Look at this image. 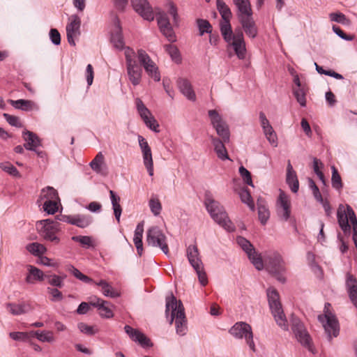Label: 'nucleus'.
Masks as SVG:
<instances>
[{
	"label": "nucleus",
	"instance_id": "63",
	"mask_svg": "<svg viewBox=\"0 0 357 357\" xmlns=\"http://www.w3.org/2000/svg\"><path fill=\"white\" fill-rule=\"evenodd\" d=\"M164 36L171 43L175 42L176 38L172 26H169L160 30Z\"/></svg>",
	"mask_w": 357,
	"mask_h": 357
},
{
	"label": "nucleus",
	"instance_id": "57",
	"mask_svg": "<svg viewBox=\"0 0 357 357\" xmlns=\"http://www.w3.org/2000/svg\"><path fill=\"white\" fill-rule=\"evenodd\" d=\"M72 240L79 243L83 247L89 248L93 246L92 239L88 236H74Z\"/></svg>",
	"mask_w": 357,
	"mask_h": 357
},
{
	"label": "nucleus",
	"instance_id": "51",
	"mask_svg": "<svg viewBox=\"0 0 357 357\" xmlns=\"http://www.w3.org/2000/svg\"><path fill=\"white\" fill-rule=\"evenodd\" d=\"M197 25L198 26L200 36H203L205 33H211L212 26L208 20L204 19H197Z\"/></svg>",
	"mask_w": 357,
	"mask_h": 357
},
{
	"label": "nucleus",
	"instance_id": "38",
	"mask_svg": "<svg viewBox=\"0 0 357 357\" xmlns=\"http://www.w3.org/2000/svg\"><path fill=\"white\" fill-rule=\"evenodd\" d=\"M109 195L115 218L119 222L122 212V208L119 204L120 197L112 190H109Z\"/></svg>",
	"mask_w": 357,
	"mask_h": 357
},
{
	"label": "nucleus",
	"instance_id": "48",
	"mask_svg": "<svg viewBox=\"0 0 357 357\" xmlns=\"http://www.w3.org/2000/svg\"><path fill=\"white\" fill-rule=\"evenodd\" d=\"M59 205H61L60 199L53 201H45L43 208L47 214L53 215L58 211Z\"/></svg>",
	"mask_w": 357,
	"mask_h": 357
},
{
	"label": "nucleus",
	"instance_id": "11",
	"mask_svg": "<svg viewBox=\"0 0 357 357\" xmlns=\"http://www.w3.org/2000/svg\"><path fill=\"white\" fill-rule=\"evenodd\" d=\"M137 56L146 74L155 82H159L161 79L159 68L149 55L144 50L140 49L137 51Z\"/></svg>",
	"mask_w": 357,
	"mask_h": 357
},
{
	"label": "nucleus",
	"instance_id": "54",
	"mask_svg": "<svg viewBox=\"0 0 357 357\" xmlns=\"http://www.w3.org/2000/svg\"><path fill=\"white\" fill-rule=\"evenodd\" d=\"M293 93L301 107L306 106L305 91L303 88L294 89Z\"/></svg>",
	"mask_w": 357,
	"mask_h": 357
},
{
	"label": "nucleus",
	"instance_id": "41",
	"mask_svg": "<svg viewBox=\"0 0 357 357\" xmlns=\"http://www.w3.org/2000/svg\"><path fill=\"white\" fill-rule=\"evenodd\" d=\"M234 4L236 6L238 13L237 16L245 15L252 12L250 2L249 0H232Z\"/></svg>",
	"mask_w": 357,
	"mask_h": 357
},
{
	"label": "nucleus",
	"instance_id": "3",
	"mask_svg": "<svg viewBox=\"0 0 357 357\" xmlns=\"http://www.w3.org/2000/svg\"><path fill=\"white\" fill-rule=\"evenodd\" d=\"M266 294L269 307L276 324L282 330L288 331V321L280 301L278 292L274 288L270 287L266 290Z\"/></svg>",
	"mask_w": 357,
	"mask_h": 357
},
{
	"label": "nucleus",
	"instance_id": "21",
	"mask_svg": "<svg viewBox=\"0 0 357 357\" xmlns=\"http://www.w3.org/2000/svg\"><path fill=\"white\" fill-rule=\"evenodd\" d=\"M57 220H59V221H62L73 225H75L80 228H85L88 227L91 222V218L89 216L82 214H77L75 215L61 214L57 215Z\"/></svg>",
	"mask_w": 357,
	"mask_h": 357
},
{
	"label": "nucleus",
	"instance_id": "8",
	"mask_svg": "<svg viewBox=\"0 0 357 357\" xmlns=\"http://www.w3.org/2000/svg\"><path fill=\"white\" fill-rule=\"evenodd\" d=\"M146 241L149 245L160 248L163 253L169 257L167 237L158 227L153 226L148 229Z\"/></svg>",
	"mask_w": 357,
	"mask_h": 357
},
{
	"label": "nucleus",
	"instance_id": "7",
	"mask_svg": "<svg viewBox=\"0 0 357 357\" xmlns=\"http://www.w3.org/2000/svg\"><path fill=\"white\" fill-rule=\"evenodd\" d=\"M330 306L331 304L328 303L325 304L324 314L319 315L318 320L322 323L328 340H331L333 337H336L339 335L340 326L336 317L328 308Z\"/></svg>",
	"mask_w": 357,
	"mask_h": 357
},
{
	"label": "nucleus",
	"instance_id": "33",
	"mask_svg": "<svg viewBox=\"0 0 357 357\" xmlns=\"http://www.w3.org/2000/svg\"><path fill=\"white\" fill-rule=\"evenodd\" d=\"M105 158L102 152H99L95 158L90 162L89 165L91 169L98 174H105Z\"/></svg>",
	"mask_w": 357,
	"mask_h": 357
},
{
	"label": "nucleus",
	"instance_id": "10",
	"mask_svg": "<svg viewBox=\"0 0 357 357\" xmlns=\"http://www.w3.org/2000/svg\"><path fill=\"white\" fill-rule=\"evenodd\" d=\"M211 124L215 130L218 137L223 139L224 141H229L230 131L227 122L222 116L215 110L211 109L208 112Z\"/></svg>",
	"mask_w": 357,
	"mask_h": 357
},
{
	"label": "nucleus",
	"instance_id": "59",
	"mask_svg": "<svg viewBox=\"0 0 357 357\" xmlns=\"http://www.w3.org/2000/svg\"><path fill=\"white\" fill-rule=\"evenodd\" d=\"M330 20L333 22L340 23L342 24H348L349 21L342 13H331L329 15Z\"/></svg>",
	"mask_w": 357,
	"mask_h": 357
},
{
	"label": "nucleus",
	"instance_id": "6",
	"mask_svg": "<svg viewBox=\"0 0 357 357\" xmlns=\"http://www.w3.org/2000/svg\"><path fill=\"white\" fill-rule=\"evenodd\" d=\"M124 54L128 79L133 86H137L142 80V69L137 63L136 53L132 48L126 47Z\"/></svg>",
	"mask_w": 357,
	"mask_h": 357
},
{
	"label": "nucleus",
	"instance_id": "20",
	"mask_svg": "<svg viewBox=\"0 0 357 357\" xmlns=\"http://www.w3.org/2000/svg\"><path fill=\"white\" fill-rule=\"evenodd\" d=\"M125 332L130 338L138 343L142 347L146 349L153 347L151 340L138 329L132 328L130 326L126 325L124 327Z\"/></svg>",
	"mask_w": 357,
	"mask_h": 357
},
{
	"label": "nucleus",
	"instance_id": "16",
	"mask_svg": "<svg viewBox=\"0 0 357 357\" xmlns=\"http://www.w3.org/2000/svg\"><path fill=\"white\" fill-rule=\"evenodd\" d=\"M227 43L228 47H232L235 54L239 59L243 60L245 58L247 50L243 33L241 30H236L234 38L232 40H230V43Z\"/></svg>",
	"mask_w": 357,
	"mask_h": 357
},
{
	"label": "nucleus",
	"instance_id": "35",
	"mask_svg": "<svg viewBox=\"0 0 357 357\" xmlns=\"http://www.w3.org/2000/svg\"><path fill=\"white\" fill-rule=\"evenodd\" d=\"M221 34L226 43H230V40L234 38L235 33H233L230 20H222L220 24Z\"/></svg>",
	"mask_w": 357,
	"mask_h": 357
},
{
	"label": "nucleus",
	"instance_id": "44",
	"mask_svg": "<svg viewBox=\"0 0 357 357\" xmlns=\"http://www.w3.org/2000/svg\"><path fill=\"white\" fill-rule=\"evenodd\" d=\"M66 270L70 273L71 274H73L76 278H77L78 280H81L84 283L89 284L93 282V280L91 278L84 275L77 268H76L71 264L66 265Z\"/></svg>",
	"mask_w": 357,
	"mask_h": 357
},
{
	"label": "nucleus",
	"instance_id": "1",
	"mask_svg": "<svg viewBox=\"0 0 357 357\" xmlns=\"http://www.w3.org/2000/svg\"><path fill=\"white\" fill-rule=\"evenodd\" d=\"M165 315L169 318V324L175 322L176 332L178 335L183 336L187 333V319L185 314L184 307L181 301L171 294L166 298Z\"/></svg>",
	"mask_w": 357,
	"mask_h": 357
},
{
	"label": "nucleus",
	"instance_id": "40",
	"mask_svg": "<svg viewBox=\"0 0 357 357\" xmlns=\"http://www.w3.org/2000/svg\"><path fill=\"white\" fill-rule=\"evenodd\" d=\"M216 6L218 12L220 13L222 20H230L232 16L231 11L229 7L225 3L223 0H217Z\"/></svg>",
	"mask_w": 357,
	"mask_h": 357
},
{
	"label": "nucleus",
	"instance_id": "22",
	"mask_svg": "<svg viewBox=\"0 0 357 357\" xmlns=\"http://www.w3.org/2000/svg\"><path fill=\"white\" fill-rule=\"evenodd\" d=\"M208 138L213 145V150L217 157L221 160H230L225 144L229 141H224L223 139L213 135H209Z\"/></svg>",
	"mask_w": 357,
	"mask_h": 357
},
{
	"label": "nucleus",
	"instance_id": "18",
	"mask_svg": "<svg viewBox=\"0 0 357 357\" xmlns=\"http://www.w3.org/2000/svg\"><path fill=\"white\" fill-rule=\"evenodd\" d=\"M133 9L144 20L153 21L154 13L147 0H131Z\"/></svg>",
	"mask_w": 357,
	"mask_h": 357
},
{
	"label": "nucleus",
	"instance_id": "43",
	"mask_svg": "<svg viewBox=\"0 0 357 357\" xmlns=\"http://www.w3.org/2000/svg\"><path fill=\"white\" fill-rule=\"evenodd\" d=\"M135 105L137 112L139 114L142 119L143 120V121L147 120L149 117L153 116L150 110L145 106V105L140 98H137L135 99Z\"/></svg>",
	"mask_w": 357,
	"mask_h": 357
},
{
	"label": "nucleus",
	"instance_id": "32",
	"mask_svg": "<svg viewBox=\"0 0 357 357\" xmlns=\"http://www.w3.org/2000/svg\"><path fill=\"white\" fill-rule=\"evenodd\" d=\"M144 233V223L139 222L135 230L133 242L136 247L137 252L139 255H142L143 252L142 236Z\"/></svg>",
	"mask_w": 357,
	"mask_h": 357
},
{
	"label": "nucleus",
	"instance_id": "12",
	"mask_svg": "<svg viewBox=\"0 0 357 357\" xmlns=\"http://www.w3.org/2000/svg\"><path fill=\"white\" fill-rule=\"evenodd\" d=\"M238 245L242 250L247 254L249 259L255 267L260 271L264 268L263 261L259 255H258L251 243L243 236H238L236 238Z\"/></svg>",
	"mask_w": 357,
	"mask_h": 357
},
{
	"label": "nucleus",
	"instance_id": "15",
	"mask_svg": "<svg viewBox=\"0 0 357 357\" xmlns=\"http://www.w3.org/2000/svg\"><path fill=\"white\" fill-rule=\"evenodd\" d=\"M69 23L66 26V35L68 43L75 46V39L80 35L81 19L77 15H73L69 18Z\"/></svg>",
	"mask_w": 357,
	"mask_h": 357
},
{
	"label": "nucleus",
	"instance_id": "2",
	"mask_svg": "<svg viewBox=\"0 0 357 357\" xmlns=\"http://www.w3.org/2000/svg\"><path fill=\"white\" fill-rule=\"evenodd\" d=\"M204 204L211 218L226 231L231 232L235 230V226L230 220L224 207L214 200L211 196L206 195Z\"/></svg>",
	"mask_w": 357,
	"mask_h": 357
},
{
	"label": "nucleus",
	"instance_id": "5",
	"mask_svg": "<svg viewBox=\"0 0 357 357\" xmlns=\"http://www.w3.org/2000/svg\"><path fill=\"white\" fill-rule=\"evenodd\" d=\"M337 218L338 225L344 234H348L351 231L349 220L353 227V236H357V218L353 208L349 205L344 206L342 204L339 205Z\"/></svg>",
	"mask_w": 357,
	"mask_h": 357
},
{
	"label": "nucleus",
	"instance_id": "4",
	"mask_svg": "<svg viewBox=\"0 0 357 357\" xmlns=\"http://www.w3.org/2000/svg\"><path fill=\"white\" fill-rule=\"evenodd\" d=\"M57 217L55 220L45 219L36 222V229L40 236L45 241L59 244L60 238L58 234L61 227Z\"/></svg>",
	"mask_w": 357,
	"mask_h": 357
},
{
	"label": "nucleus",
	"instance_id": "27",
	"mask_svg": "<svg viewBox=\"0 0 357 357\" xmlns=\"http://www.w3.org/2000/svg\"><path fill=\"white\" fill-rule=\"evenodd\" d=\"M23 137L26 142L24 144V147L26 150L36 151V148L41 146L40 139L33 132L29 130L24 131Z\"/></svg>",
	"mask_w": 357,
	"mask_h": 357
},
{
	"label": "nucleus",
	"instance_id": "19",
	"mask_svg": "<svg viewBox=\"0 0 357 357\" xmlns=\"http://www.w3.org/2000/svg\"><path fill=\"white\" fill-rule=\"evenodd\" d=\"M111 43L113 44L114 48L118 50H121L126 47H124V40L122 36V29L120 24V20L117 16L113 19V28L111 31Z\"/></svg>",
	"mask_w": 357,
	"mask_h": 357
},
{
	"label": "nucleus",
	"instance_id": "14",
	"mask_svg": "<svg viewBox=\"0 0 357 357\" xmlns=\"http://www.w3.org/2000/svg\"><path fill=\"white\" fill-rule=\"evenodd\" d=\"M138 142L142 153L144 165L146 167L149 176L153 175V162L151 149L146 139L142 135H138Z\"/></svg>",
	"mask_w": 357,
	"mask_h": 357
},
{
	"label": "nucleus",
	"instance_id": "52",
	"mask_svg": "<svg viewBox=\"0 0 357 357\" xmlns=\"http://www.w3.org/2000/svg\"><path fill=\"white\" fill-rule=\"evenodd\" d=\"M164 47L173 61L177 63L181 62V55L178 48L176 46L169 44L165 45Z\"/></svg>",
	"mask_w": 357,
	"mask_h": 357
},
{
	"label": "nucleus",
	"instance_id": "60",
	"mask_svg": "<svg viewBox=\"0 0 357 357\" xmlns=\"http://www.w3.org/2000/svg\"><path fill=\"white\" fill-rule=\"evenodd\" d=\"M198 277L199 281L202 286L206 285L208 283V279L206 276V273L204 269V264L202 266H199V268L197 267L193 268Z\"/></svg>",
	"mask_w": 357,
	"mask_h": 357
},
{
	"label": "nucleus",
	"instance_id": "9",
	"mask_svg": "<svg viewBox=\"0 0 357 357\" xmlns=\"http://www.w3.org/2000/svg\"><path fill=\"white\" fill-rule=\"evenodd\" d=\"M291 330L296 339L312 352V339L301 321L294 315L291 317Z\"/></svg>",
	"mask_w": 357,
	"mask_h": 357
},
{
	"label": "nucleus",
	"instance_id": "50",
	"mask_svg": "<svg viewBox=\"0 0 357 357\" xmlns=\"http://www.w3.org/2000/svg\"><path fill=\"white\" fill-rule=\"evenodd\" d=\"M46 278H47L48 284L53 287L61 288L64 285L66 275L61 276L57 275H50L46 276Z\"/></svg>",
	"mask_w": 357,
	"mask_h": 357
},
{
	"label": "nucleus",
	"instance_id": "36",
	"mask_svg": "<svg viewBox=\"0 0 357 357\" xmlns=\"http://www.w3.org/2000/svg\"><path fill=\"white\" fill-rule=\"evenodd\" d=\"M28 270L29 274L26 278V282L27 283H33V280L43 281L44 278H46V275L42 271L33 266L29 265Z\"/></svg>",
	"mask_w": 357,
	"mask_h": 357
},
{
	"label": "nucleus",
	"instance_id": "37",
	"mask_svg": "<svg viewBox=\"0 0 357 357\" xmlns=\"http://www.w3.org/2000/svg\"><path fill=\"white\" fill-rule=\"evenodd\" d=\"M59 199V197L57 191L53 187L50 186L43 188L39 196V200H44V202L53 201Z\"/></svg>",
	"mask_w": 357,
	"mask_h": 357
},
{
	"label": "nucleus",
	"instance_id": "55",
	"mask_svg": "<svg viewBox=\"0 0 357 357\" xmlns=\"http://www.w3.org/2000/svg\"><path fill=\"white\" fill-rule=\"evenodd\" d=\"M238 172L243 182L250 186L254 187L250 172L243 166L239 167Z\"/></svg>",
	"mask_w": 357,
	"mask_h": 357
},
{
	"label": "nucleus",
	"instance_id": "39",
	"mask_svg": "<svg viewBox=\"0 0 357 357\" xmlns=\"http://www.w3.org/2000/svg\"><path fill=\"white\" fill-rule=\"evenodd\" d=\"M7 308L13 315H20L26 313L29 307L24 303L16 304V303H8Z\"/></svg>",
	"mask_w": 357,
	"mask_h": 357
},
{
	"label": "nucleus",
	"instance_id": "28",
	"mask_svg": "<svg viewBox=\"0 0 357 357\" xmlns=\"http://www.w3.org/2000/svg\"><path fill=\"white\" fill-rule=\"evenodd\" d=\"M186 256L193 268L196 267L199 268V266L203 265L198 248L196 245H190L187 248Z\"/></svg>",
	"mask_w": 357,
	"mask_h": 357
},
{
	"label": "nucleus",
	"instance_id": "23",
	"mask_svg": "<svg viewBox=\"0 0 357 357\" xmlns=\"http://www.w3.org/2000/svg\"><path fill=\"white\" fill-rule=\"evenodd\" d=\"M91 306L96 307L99 310L101 317L110 319L114 317V313L110 308L111 303L100 298L95 297L90 301Z\"/></svg>",
	"mask_w": 357,
	"mask_h": 357
},
{
	"label": "nucleus",
	"instance_id": "56",
	"mask_svg": "<svg viewBox=\"0 0 357 357\" xmlns=\"http://www.w3.org/2000/svg\"><path fill=\"white\" fill-rule=\"evenodd\" d=\"M0 167L4 172L13 176H20V173L17 168L8 162L0 163Z\"/></svg>",
	"mask_w": 357,
	"mask_h": 357
},
{
	"label": "nucleus",
	"instance_id": "30",
	"mask_svg": "<svg viewBox=\"0 0 357 357\" xmlns=\"http://www.w3.org/2000/svg\"><path fill=\"white\" fill-rule=\"evenodd\" d=\"M178 86L181 93L191 101L196 100V95L190 81L181 78L178 80Z\"/></svg>",
	"mask_w": 357,
	"mask_h": 357
},
{
	"label": "nucleus",
	"instance_id": "42",
	"mask_svg": "<svg viewBox=\"0 0 357 357\" xmlns=\"http://www.w3.org/2000/svg\"><path fill=\"white\" fill-rule=\"evenodd\" d=\"M33 335L42 342L53 343L55 341L54 333L51 331H36Z\"/></svg>",
	"mask_w": 357,
	"mask_h": 357
},
{
	"label": "nucleus",
	"instance_id": "34",
	"mask_svg": "<svg viewBox=\"0 0 357 357\" xmlns=\"http://www.w3.org/2000/svg\"><path fill=\"white\" fill-rule=\"evenodd\" d=\"M96 284L101 287V291L106 297L117 298L120 296V294L114 290L110 284L104 280H100L96 282Z\"/></svg>",
	"mask_w": 357,
	"mask_h": 357
},
{
	"label": "nucleus",
	"instance_id": "49",
	"mask_svg": "<svg viewBox=\"0 0 357 357\" xmlns=\"http://www.w3.org/2000/svg\"><path fill=\"white\" fill-rule=\"evenodd\" d=\"M331 185L337 190H340L343 187L341 176L334 166L332 167Z\"/></svg>",
	"mask_w": 357,
	"mask_h": 357
},
{
	"label": "nucleus",
	"instance_id": "31",
	"mask_svg": "<svg viewBox=\"0 0 357 357\" xmlns=\"http://www.w3.org/2000/svg\"><path fill=\"white\" fill-rule=\"evenodd\" d=\"M9 102L15 109L22 111L30 112L39 109L38 105L32 100L19 99L17 100H10Z\"/></svg>",
	"mask_w": 357,
	"mask_h": 357
},
{
	"label": "nucleus",
	"instance_id": "58",
	"mask_svg": "<svg viewBox=\"0 0 357 357\" xmlns=\"http://www.w3.org/2000/svg\"><path fill=\"white\" fill-rule=\"evenodd\" d=\"M47 293L50 295V301L52 302H58L63 300V296L61 293L57 288L53 287H47Z\"/></svg>",
	"mask_w": 357,
	"mask_h": 357
},
{
	"label": "nucleus",
	"instance_id": "46",
	"mask_svg": "<svg viewBox=\"0 0 357 357\" xmlns=\"http://www.w3.org/2000/svg\"><path fill=\"white\" fill-rule=\"evenodd\" d=\"M241 200L243 203L248 205L252 210H255V204L251 197L250 191L247 188H241L238 192Z\"/></svg>",
	"mask_w": 357,
	"mask_h": 357
},
{
	"label": "nucleus",
	"instance_id": "13",
	"mask_svg": "<svg viewBox=\"0 0 357 357\" xmlns=\"http://www.w3.org/2000/svg\"><path fill=\"white\" fill-rule=\"evenodd\" d=\"M276 213L282 221L287 222L290 218L291 202L289 196L282 190H280V195L276 202Z\"/></svg>",
	"mask_w": 357,
	"mask_h": 357
},
{
	"label": "nucleus",
	"instance_id": "29",
	"mask_svg": "<svg viewBox=\"0 0 357 357\" xmlns=\"http://www.w3.org/2000/svg\"><path fill=\"white\" fill-rule=\"evenodd\" d=\"M286 182L293 192L296 193L298 191L299 182L298 177L289 161L287 167Z\"/></svg>",
	"mask_w": 357,
	"mask_h": 357
},
{
	"label": "nucleus",
	"instance_id": "17",
	"mask_svg": "<svg viewBox=\"0 0 357 357\" xmlns=\"http://www.w3.org/2000/svg\"><path fill=\"white\" fill-rule=\"evenodd\" d=\"M253 13L238 15V18L245 34L250 38H255L258 34V28L252 17Z\"/></svg>",
	"mask_w": 357,
	"mask_h": 357
},
{
	"label": "nucleus",
	"instance_id": "62",
	"mask_svg": "<svg viewBox=\"0 0 357 357\" xmlns=\"http://www.w3.org/2000/svg\"><path fill=\"white\" fill-rule=\"evenodd\" d=\"M78 328L80 332L89 335H93L98 332V329H95L93 326H89L83 322L78 324Z\"/></svg>",
	"mask_w": 357,
	"mask_h": 357
},
{
	"label": "nucleus",
	"instance_id": "47",
	"mask_svg": "<svg viewBox=\"0 0 357 357\" xmlns=\"http://www.w3.org/2000/svg\"><path fill=\"white\" fill-rule=\"evenodd\" d=\"M26 250L32 255L35 256H40L45 254L47 251V248L40 243H31L26 245Z\"/></svg>",
	"mask_w": 357,
	"mask_h": 357
},
{
	"label": "nucleus",
	"instance_id": "45",
	"mask_svg": "<svg viewBox=\"0 0 357 357\" xmlns=\"http://www.w3.org/2000/svg\"><path fill=\"white\" fill-rule=\"evenodd\" d=\"M262 130L270 144L273 147H277L278 144V136L272 126L264 128Z\"/></svg>",
	"mask_w": 357,
	"mask_h": 357
},
{
	"label": "nucleus",
	"instance_id": "26",
	"mask_svg": "<svg viewBox=\"0 0 357 357\" xmlns=\"http://www.w3.org/2000/svg\"><path fill=\"white\" fill-rule=\"evenodd\" d=\"M268 268L274 274H280L285 271L284 262L282 257L278 253L269 257Z\"/></svg>",
	"mask_w": 357,
	"mask_h": 357
},
{
	"label": "nucleus",
	"instance_id": "61",
	"mask_svg": "<svg viewBox=\"0 0 357 357\" xmlns=\"http://www.w3.org/2000/svg\"><path fill=\"white\" fill-rule=\"evenodd\" d=\"M145 125L153 132L158 133L160 132L159 123L153 116L149 117L147 120L144 121Z\"/></svg>",
	"mask_w": 357,
	"mask_h": 357
},
{
	"label": "nucleus",
	"instance_id": "24",
	"mask_svg": "<svg viewBox=\"0 0 357 357\" xmlns=\"http://www.w3.org/2000/svg\"><path fill=\"white\" fill-rule=\"evenodd\" d=\"M229 333L236 339H243L248 337L252 331L251 326L244 321L236 322L230 329Z\"/></svg>",
	"mask_w": 357,
	"mask_h": 357
},
{
	"label": "nucleus",
	"instance_id": "25",
	"mask_svg": "<svg viewBox=\"0 0 357 357\" xmlns=\"http://www.w3.org/2000/svg\"><path fill=\"white\" fill-rule=\"evenodd\" d=\"M345 286L350 301L354 305H357V280L350 273L346 274Z\"/></svg>",
	"mask_w": 357,
	"mask_h": 357
},
{
	"label": "nucleus",
	"instance_id": "64",
	"mask_svg": "<svg viewBox=\"0 0 357 357\" xmlns=\"http://www.w3.org/2000/svg\"><path fill=\"white\" fill-rule=\"evenodd\" d=\"M3 117L6 120V121L12 126H15L17 128L22 127V123L17 116L10 115L7 113L3 114Z\"/></svg>",
	"mask_w": 357,
	"mask_h": 357
},
{
	"label": "nucleus",
	"instance_id": "53",
	"mask_svg": "<svg viewBox=\"0 0 357 357\" xmlns=\"http://www.w3.org/2000/svg\"><path fill=\"white\" fill-rule=\"evenodd\" d=\"M258 217L261 225H264L266 224L270 218V212L264 205L258 206Z\"/></svg>",
	"mask_w": 357,
	"mask_h": 357
}]
</instances>
